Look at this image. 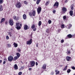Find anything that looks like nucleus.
Instances as JSON below:
<instances>
[{
	"label": "nucleus",
	"mask_w": 75,
	"mask_h": 75,
	"mask_svg": "<svg viewBox=\"0 0 75 75\" xmlns=\"http://www.w3.org/2000/svg\"><path fill=\"white\" fill-rule=\"evenodd\" d=\"M58 6H59V2H56L53 5V7L55 9L58 7Z\"/></svg>",
	"instance_id": "1"
},
{
	"label": "nucleus",
	"mask_w": 75,
	"mask_h": 75,
	"mask_svg": "<svg viewBox=\"0 0 75 75\" xmlns=\"http://www.w3.org/2000/svg\"><path fill=\"white\" fill-rule=\"evenodd\" d=\"M16 7L20 8L21 7V3L20 2H18L16 5Z\"/></svg>",
	"instance_id": "2"
},
{
	"label": "nucleus",
	"mask_w": 75,
	"mask_h": 75,
	"mask_svg": "<svg viewBox=\"0 0 75 75\" xmlns=\"http://www.w3.org/2000/svg\"><path fill=\"white\" fill-rule=\"evenodd\" d=\"M20 24L18 23H16V28L18 30H19L21 29V27L20 26Z\"/></svg>",
	"instance_id": "3"
},
{
	"label": "nucleus",
	"mask_w": 75,
	"mask_h": 75,
	"mask_svg": "<svg viewBox=\"0 0 75 75\" xmlns=\"http://www.w3.org/2000/svg\"><path fill=\"white\" fill-rule=\"evenodd\" d=\"M41 9L42 8L41 7L39 6L38 8L37 9V11L38 12V14H39L41 13Z\"/></svg>",
	"instance_id": "4"
},
{
	"label": "nucleus",
	"mask_w": 75,
	"mask_h": 75,
	"mask_svg": "<svg viewBox=\"0 0 75 75\" xmlns=\"http://www.w3.org/2000/svg\"><path fill=\"white\" fill-rule=\"evenodd\" d=\"M9 23L11 25H13L14 24V22L12 19H10L9 20Z\"/></svg>",
	"instance_id": "5"
},
{
	"label": "nucleus",
	"mask_w": 75,
	"mask_h": 75,
	"mask_svg": "<svg viewBox=\"0 0 75 75\" xmlns=\"http://www.w3.org/2000/svg\"><path fill=\"white\" fill-rule=\"evenodd\" d=\"M32 39H31L30 40H29L26 42V44L27 45H30L31 44L33 40Z\"/></svg>",
	"instance_id": "6"
},
{
	"label": "nucleus",
	"mask_w": 75,
	"mask_h": 75,
	"mask_svg": "<svg viewBox=\"0 0 75 75\" xmlns=\"http://www.w3.org/2000/svg\"><path fill=\"white\" fill-rule=\"evenodd\" d=\"M30 67H34L35 65V62L31 61L30 62Z\"/></svg>",
	"instance_id": "7"
},
{
	"label": "nucleus",
	"mask_w": 75,
	"mask_h": 75,
	"mask_svg": "<svg viewBox=\"0 0 75 75\" xmlns=\"http://www.w3.org/2000/svg\"><path fill=\"white\" fill-rule=\"evenodd\" d=\"M8 61H10V62L12 61L13 60V57L12 56L8 57Z\"/></svg>",
	"instance_id": "8"
},
{
	"label": "nucleus",
	"mask_w": 75,
	"mask_h": 75,
	"mask_svg": "<svg viewBox=\"0 0 75 75\" xmlns=\"http://www.w3.org/2000/svg\"><path fill=\"white\" fill-rule=\"evenodd\" d=\"M74 35H72L71 34H69L67 35V37L65 38V39H68V38H71L72 37H74ZM68 37V38H67Z\"/></svg>",
	"instance_id": "9"
},
{
	"label": "nucleus",
	"mask_w": 75,
	"mask_h": 75,
	"mask_svg": "<svg viewBox=\"0 0 75 75\" xmlns=\"http://www.w3.org/2000/svg\"><path fill=\"white\" fill-rule=\"evenodd\" d=\"M62 10L63 13H65V12H67V9L65 7H63V8H62Z\"/></svg>",
	"instance_id": "10"
},
{
	"label": "nucleus",
	"mask_w": 75,
	"mask_h": 75,
	"mask_svg": "<svg viewBox=\"0 0 75 75\" xmlns=\"http://www.w3.org/2000/svg\"><path fill=\"white\" fill-rule=\"evenodd\" d=\"M66 60L67 61H71V57L68 56L66 57Z\"/></svg>",
	"instance_id": "11"
},
{
	"label": "nucleus",
	"mask_w": 75,
	"mask_h": 75,
	"mask_svg": "<svg viewBox=\"0 0 75 75\" xmlns=\"http://www.w3.org/2000/svg\"><path fill=\"white\" fill-rule=\"evenodd\" d=\"M24 29L25 30H27L29 29V27H28L27 25H25L24 26Z\"/></svg>",
	"instance_id": "12"
},
{
	"label": "nucleus",
	"mask_w": 75,
	"mask_h": 75,
	"mask_svg": "<svg viewBox=\"0 0 75 75\" xmlns=\"http://www.w3.org/2000/svg\"><path fill=\"white\" fill-rule=\"evenodd\" d=\"M13 18L14 20H18L19 18L18 16L16 17L15 16H13Z\"/></svg>",
	"instance_id": "13"
},
{
	"label": "nucleus",
	"mask_w": 75,
	"mask_h": 75,
	"mask_svg": "<svg viewBox=\"0 0 75 75\" xmlns=\"http://www.w3.org/2000/svg\"><path fill=\"white\" fill-rule=\"evenodd\" d=\"M46 67L47 66L46 65V64H43L42 67V68L43 69H46Z\"/></svg>",
	"instance_id": "14"
},
{
	"label": "nucleus",
	"mask_w": 75,
	"mask_h": 75,
	"mask_svg": "<svg viewBox=\"0 0 75 75\" xmlns=\"http://www.w3.org/2000/svg\"><path fill=\"white\" fill-rule=\"evenodd\" d=\"M14 68L15 69V70L18 69V66H17V65L16 64H15L14 66Z\"/></svg>",
	"instance_id": "15"
},
{
	"label": "nucleus",
	"mask_w": 75,
	"mask_h": 75,
	"mask_svg": "<svg viewBox=\"0 0 75 75\" xmlns=\"http://www.w3.org/2000/svg\"><path fill=\"white\" fill-rule=\"evenodd\" d=\"M69 13L70 16H72L73 15V11L72 10L70 11L69 12Z\"/></svg>",
	"instance_id": "16"
},
{
	"label": "nucleus",
	"mask_w": 75,
	"mask_h": 75,
	"mask_svg": "<svg viewBox=\"0 0 75 75\" xmlns=\"http://www.w3.org/2000/svg\"><path fill=\"white\" fill-rule=\"evenodd\" d=\"M23 18L24 20H25L27 18V16L25 14H24L23 15Z\"/></svg>",
	"instance_id": "17"
},
{
	"label": "nucleus",
	"mask_w": 75,
	"mask_h": 75,
	"mask_svg": "<svg viewBox=\"0 0 75 75\" xmlns=\"http://www.w3.org/2000/svg\"><path fill=\"white\" fill-rule=\"evenodd\" d=\"M41 0H37L36 1V4H39V3L41 2Z\"/></svg>",
	"instance_id": "18"
},
{
	"label": "nucleus",
	"mask_w": 75,
	"mask_h": 75,
	"mask_svg": "<svg viewBox=\"0 0 75 75\" xmlns=\"http://www.w3.org/2000/svg\"><path fill=\"white\" fill-rule=\"evenodd\" d=\"M4 21H5V18H2L1 19V21L0 22V23H3V22H4Z\"/></svg>",
	"instance_id": "19"
},
{
	"label": "nucleus",
	"mask_w": 75,
	"mask_h": 75,
	"mask_svg": "<svg viewBox=\"0 0 75 75\" xmlns=\"http://www.w3.org/2000/svg\"><path fill=\"white\" fill-rule=\"evenodd\" d=\"M32 14L33 16H35V11L34 10L33 11V12H32Z\"/></svg>",
	"instance_id": "20"
},
{
	"label": "nucleus",
	"mask_w": 75,
	"mask_h": 75,
	"mask_svg": "<svg viewBox=\"0 0 75 75\" xmlns=\"http://www.w3.org/2000/svg\"><path fill=\"white\" fill-rule=\"evenodd\" d=\"M13 45H14V47H17L18 46V44H17L15 42L14 43Z\"/></svg>",
	"instance_id": "21"
},
{
	"label": "nucleus",
	"mask_w": 75,
	"mask_h": 75,
	"mask_svg": "<svg viewBox=\"0 0 75 75\" xmlns=\"http://www.w3.org/2000/svg\"><path fill=\"white\" fill-rule=\"evenodd\" d=\"M16 57H17L18 58H19V57H20V53L19 52L16 53Z\"/></svg>",
	"instance_id": "22"
},
{
	"label": "nucleus",
	"mask_w": 75,
	"mask_h": 75,
	"mask_svg": "<svg viewBox=\"0 0 75 75\" xmlns=\"http://www.w3.org/2000/svg\"><path fill=\"white\" fill-rule=\"evenodd\" d=\"M18 58L19 57L16 56L14 57L13 60L16 61V59H18Z\"/></svg>",
	"instance_id": "23"
},
{
	"label": "nucleus",
	"mask_w": 75,
	"mask_h": 75,
	"mask_svg": "<svg viewBox=\"0 0 75 75\" xmlns=\"http://www.w3.org/2000/svg\"><path fill=\"white\" fill-rule=\"evenodd\" d=\"M35 25L33 24L31 27V28L32 29H34L35 28Z\"/></svg>",
	"instance_id": "24"
},
{
	"label": "nucleus",
	"mask_w": 75,
	"mask_h": 75,
	"mask_svg": "<svg viewBox=\"0 0 75 75\" xmlns=\"http://www.w3.org/2000/svg\"><path fill=\"white\" fill-rule=\"evenodd\" d=\"M71 10H74V5L73 4H72L71 6Z\"/></svg>",
	"instance_id": "25"
},
{
	"label": "nucleus",
	"mask_w": 75,
	"mask_h": 75,
	"mask_svg": "<svg viewBox=\"0 0 75 75\" xmlns=\"http://www.w3.org/2000/svg\"><path fill=\"white\" fill-rule=\"evenodd\" d=\"M67 68H68V66H66L65 67V68L63 69V71H66L67 69Z\"/></svg>",
	"instance_id": "26"
},
{
	"label": "nucleus",
	"mask_w": 75,
	"mask_h": 75,
	"mask_svg": "<svg viewBox=\"0 0 75 75\" xmlns=\"http://www.w3.org/2000/svg\"><path fill=\"white\" fill-rule=\"evenodd\" d=\"M3 10V8L2 7V5L0 6V11H1Z\"/></svg>",
	"instance_id": "27"
},
{
	"label": "nucleus",
	"mask_w": 75,
	"mask_h": 75,
	"mask_svg": "<svg viewBox=\"0 0 75 75\" xmlns=\"http://www.w3.org/2000/svg\"><path fill=\"white\" fill-rule=\"evenodd\" d=\"M41 21H40L38 23V25L39 26H40V25H41Z\"/></svg>",
	"instance_id": "28"
},
{
	"label": "nucleus",
	"mask_w": 75,
	"mask_h": 75,
	"mask_svg": "<svg viewBox=\"0 0 75 75\" xmlns=\"http://www.w3.org/2000/svg\"><path fill=\"white\" fill-rule=\"evenodd\" d=\"M50 4V1H47L46 2V3H45V5L46 6H48V4Z\"/></svg>",
	"instance_id": "29"
},
{
	"label": "nucleus",
	"mask_w": 75,
	"mask_h": 75,
	"mask_svg": "<svg viewBox=\"0 0 75 75\" xmlns=\"http://www.w3.org/2000/svg\"><path fill=\"white\" fill-rule=\"evenodd\" d=\"M71 69H68L67 70V73H70V72H71Z\"/></svg>",
	"instance_id": "30"
},
{
	"label": "nucleus",
	"mask_w": 75,
	"mask_h": 75,
	"mask_svg": "<svg viewBox=\"0 0 75 75\" xmlns=\"http://www.w3.org/2000/svg\"><path fill=\"white\" fill-rule=\"evenodd\" d=\"M7 45L8 47H9V48H10L11 47V44H7Z\"/></svg>",
	"instance_id": "31"
},
{
	"label": "nucleus",
	"mask_w": 75,
	"mask_h": 75,
	"mask_svg": "<svg viewBox=\"0 0 75 75\" xmlns=\"http://www.w3.org/2000/svg\"><path fill=\"white\" fill-rule=\"evenodd\" d=\"M46 33H48L49 34V33H50V31H49V29H47L46 30Z\"/></svg>",
	"instance_id": "32"
},
{
	"label": "nucleus",
	"mask_w": 75,
	"mask_h": 75,
	"mask_svg": "<svg viewBox=\"0 0 75 75\" xmlns=\"http://www.w3.org/2000/svg\"><path fill=\"white\" fill-rule=\"evenodd\" d=\"M12 34V33H11V32H9L8 33V35L10 37H12V35H11Z\"/></svg>",
	"instance_id": "33"
},
{
	"label": "nucleus",
	"mask_w": 75,
	"mask_h": 75,
	"mask_svg": "<svg viewBox=\"0 0 75 75\" xmlns=\"http://www.w3.org/2000/svg\"><path fill=\"white\" fill-rule=\"evenodd\" d=\"M64 27H65V25H62L61 26V28H64Z\"/></svg>",
	"instance_id": "34"
},
{
	"label": "nucleus",
	"mask_w": 75,
	"mask_h": 75,
	"mask_svg": "<svg viewBox=\"0 0 75 75\" xmlns=\"http://www.w3.org/2000/svg\"><path fill=\"white\" fill-rule=\"evenodd\" d=\"M17 50L18 51V52H21V50H20V48H18L17 49Z\"/></svg>",
	"instance_id": "35"
},
{
	"label": "nucleus",
	"mask_w": 75,
	"mask_h": 75,
	"mask_svg": "<svg viewBox=\"0 0 75 75\" xmlns=\"http://www.w3.org/2000/svg\"><path fill=\"white\" fill-rule=\"evenodd\" d=\"M67 54H71V51H69L68 50H67Z\"/></svg>",
	"instance_id": "36"
},
{
	"label": "nucleus",
	"mask_w": 75,
	"mask_h": 75,
	"mask_svg": "<svg viewBox=\"0 0 75 75\" xmlns=\"http://www.w3.org/2000/svg\"><path fill=\"white\" fill-rule=\"evenodd\" d=\"M63 20H65V19L67 18V17L66 16H64L63 17Z\"/></svg>",
	"instance_id": "37"
},
{
	"label": "nucleus",
	"mask_w": 75,
	"mask_h": 75,
	"mask_svg": "<svg viewBox=\"0 0 75 75\" xmlns=\"http://www.w3.org/2000/svg\"><path fill=\"white\" fill-rule=\"evenodd\" d=\"M52 22L51 21V20H49L48 21V23L49 24H51V23Z\"/></svg>",
	"instance_id": "38"
},
{
	"label": "nucleus",
	"mask_w": 75,
	"mask_h": 75,
	"mask_svg": "<svg viewBox=\"0 0 75 75\" xmlns=\"http://www.w3.org/2000/svg\"><path fill=\"white\" fill-rule=\"evenodd\" d=\"M24 3L25 4H26V5H27V4H28V2H27L26 1H24Z\"/></svg>",
	"instance_id": "39"
},
{
	"label": "nucleus",
	"mask_w": 75,
	"mask_h": 75,
	"mask_svg": "<svg viewBox=\"0 0 75 75\" xmlns=\"http://www.w3.org/2000/svg\"><path fill=\"white\" fill-rule=\"evenodd\" d=\"M29 15L30 16V17H31L33 15V14H32V13L31 12H30L29 13Z\"/></svg>",
	"instance_id": "40"
},
{
	"label": "nucleus",
	"mask_w": 75,
	"mask_h": 75,
	"mask_svg": "<svg viewBox=\"0 0 75 75\" xmlns=\"http://www.w3.org/2000/svg\"><path fill=\"white\" fill-rule=\"evenodd\" d=\"M56 73V75H58V74H59V71H58Z\"/></svg>",
	"instance_id": "41"
},
{
	"label": "nucleus",
	"mask_w": 75,
	"mask_h": 75,
	"mask_svg": "<svg viewBox=\"0 0 75 75\" xmlns=\"http://www.w3.org/2000/svg\"><path fill=\"white\" fill-rule=\"evenodd\" d=\"M64 42V40L63 39H62L61 41V43H63Z\"/></svg>",
	"instance_id": "42"
},
{
	"label": "nucleus",
	"mask_w": 75,
	"mask_h": 75,
	"mask_svg": "<svg viewBox=\"0 0 75 75\" xmlns=\"http://www.w3.org/2000/svg\"><path fill=\"white\" fill-rule=\"evenodd\" d=\"M3 0H0V4L3 3Z\"/></svg>",
	"instance_id": "43"
},
{
	"label": "nucleus",
	"mask_w": 75,
	"mask_h": 75,
	"mask_svg": "<svg viewBox=\"0 0 75 75\" xmlns=\"http://www.w3.org/2000/svg\"><path fill=\"white\" fill-rule=\"evenodd\" d=\"M22 72H20L18 73V75H21V74H22Z\"/></svg>",
	"instance_id": "44"
},
{
	"label": "nucleus",
	"mask_w": 75,
	"mask_h": 75,
	"mask_svg": "<svg viewBox=\"0 0 75 75\" xmlns=\"http://www.w3.org/2000/svg\"><path fill=\"white\" fill-rule=\"evenodd\" d=\"M37 30V29L36 28H33V30L34 31H35Z\"/></svg>",
	"instance_id": "45"
},
{
	"label": "nucleus",
	"mask_w": 75,
	"mask_h": 75,
	"mask_svg": "<svg viewBox=\"0 0 75 75\" xmlns=\"http://www.w3.org/2000/svg\"><path fill=\"white\" fill-rule=\"evenodd\" d=\"M52 12L54 14H55V12H56V10H54Z\"/></svg>",
	"instance_id": "46"
},
{
	"label": "nucleus",
	"mask_w": 75,
	"mask_h": 75,
	"mask_svg": "<svg viewBox=\"0 0 75 75\" xmlns=\"http://www.w3.org/2000/svg\"><path fill=\"white\" fill-rule=\"evenodd\" d=\"M9 39V37H8V36H6V40H8Z\"/></svg>",
	"instance_id": "47"
},
{
	"label": "nucleus",
	"mask_w": 75,
	"mask_h": 75,
	"mask_svg": "<svg viewBox=\"0 0 75 75\" xmlns=\"http://www.w3.org/2000/svg\"><path fill=\"white\" fill-rule=\"evenodd\" d=\"M72 69L74 70H75V67H71Z\"/></svg>",
	"instance_id": "48"
},
{
	"label": "nucleus",
	"mask_w": 75,
	"mask_h": 75,
	"mask_svg": "<svg viewBox=\"0 0 75 75\" xmlns=\"http://www.w3.org/2000/svg\"><path fill=\"white\" fill-rule=\"evenodd\" d=\"M69 27L68 28H70V27H72V25H71V24H69Z\"/></svg>",
	"instance_id": "49"
},
{
	"label": "nucleus",
	"mask_w": 75,
	"mask_h": 75,
	"mask_svg": "<svg viewBox=\"0 0 75 75\" xmlns=\"http://www.w3.org/2000/svg\"><path fill=\"white\" fill-rule=\"evenodd\" d=\"M51 74L52 75H54V72L53 71H52L51 72Z\"/></svg>",
	"instance_id": "50"
},
{
	"label": "nucleus",
	"mask_w": 75,
	"mask_h": 75,
	"mask_svg": "<svg viewBox=\"0 0 75 75\" xmlns=\"http://www.w3.org/2000/svg\"><path fill=\"white\" fill-rule=\"evenodd\" d=\"M32 70V68H29L28 70L29 71H31Z\"/></svg>",
	"instance_id": "51"
},
{
	"label": "nucleus",
	"mask_w": 75,
	"mask_h": 75,
	"mask_svg": "<svg viewBox=\"0 0 75 75\" xmlns=\"http://www.w3.org/2000/svg\"><path fill=\"white\" fill-rule=\"evenodd\" d=\"M38 65V63H37V62H36V66H37V65Z\"/></svg>",
	"instance_id": "52"
},
{
	"label": "nucleus",
	"mask_w": 75,
	"mask_h": 75,
	"mask_svg": "<svg viewBox=\"0 0 75 75\" xmlns=\"http://www.w3.org/2000/svg\"><path fill=\"white\" fill-rule=\"evenodd\" d=\"M36 45L37 47H38V43H37Z\"/></svg>",
	"instance_id": "53"
},
{
	"label": "nucleus",
	"mask_w": 75,
	"mask_h": 75,
	"mask_svg": "<svg viewBox=\"0 0 75 75\" xmlns=\"http://www.w3.org/2000/svg\"><path fill=\"white\" fill-rule=\"evenodd\" d=\"M6 64V61H4L3 62V64Z\"/></svg>",
	"instance_id": "54"
},
{
	"label": "nucleus",
	"mask_w": 75,
	"mask_h": 75,
	"mask_svg": "<svg viewBox=\"0 0 75 75\" xmlns=\"http://www.w3.org/2000/svg\"><path fill=\"white\" fill-rule=\"evenodd\" d=\"M7 23H8V22L7 21H6L5 22V24H6V25L7 24Z\"/></svg>",
	"instance_id": "55"
},
{
	"label": "nucleus",
	"mask_w": 75,
	"mask_h": 75,
	"mask_svg": "<svg viewBox=\"0 0 75 75\" xmlns=\"http://www.w3.org/2000/svg\"><path fill=\"white\" fill-rule=\"evenodd\" d=\"M68 1H67V0H66V1H65V3H67L68 2Z\"/></svg>",
	"instance_id": "56"
},
{
	"label": "nucleus",
	"mask_w": 75,
	"mask_h": 75,
	"mask_svg": "<svg viewBox=\"0 0 75 75\" xmlns=\"http://www.w3.org/2000/svg\"><path fill=\"white\" fill-rule=\"evenodd\" d=\"M58 69H56L55 70V72H58Z\"/></svg>",
	"instance_id": "57"
},
{
	"label": "nucleus",
	"mask_w": 75,
	"mask_h": 75,
	"mask_svg": "<svg viewBox=\"0 0 75 75\" xmlns=\"http://www.w3.org/2000/svg\"><path fill=\"white\" fill-rule=\"evenodd\" d=\"M60 31H61V29H59L58 30V32H59Z\"/></svg>",
	"instance_id": "58"
},
{
	"label": "nucleus",
	"mask_w": 75,
	"mask_h": 75,
	"mask_svg": "<svg viewBox=\"0 0 75 75\" xmlns=\"http://www.w3.org/2000/svg\"><path fill=\"white\" fill-rule=\"evenodd\" d=\"M1 62H2V60H0V63H1Z\"/></svg>",
	"instance_id": "59"
},
{
	"label": "nucleus",
	"mask_w": 75,
	"mask_h": 75,
	"mask_svg": "<svg viewBox=\"0 0 75 75\" xmlns=\"http://www.w3.org/2000/svg\"><path fill=\"white\" fill-rule=\"evenodd\" d=\"M13 29L12 28H11V31H12V30H13Z\"/></svg>",
	"instance_id": "60"
},
{
	"label": "nucleus",
	"mask_w": 75,
	"mask_h": 75,
	"mask_svg": "<svg viewBox=\"0 0 75 75\" xmlns=\"http://www.w3.org/2000/svg\"><path fill=\"white\" fill-rule=\"evenodd\" d=\"M20 25V26H22V24H21Z\"/></svg>",
	"instance_id": "61"
},
{
	"label": "nucleus",
	"mask_w": 75,
	"mask_h": 75,
	"mask_svg": "<svg viewBox=\"0 0 75 75\" xmlns=\"http://www.w3.org/2000/svg\"><path fill=\"white\" fill-rule=\"evenodd\" d=\"M62 66H62V65H60V67H62Z\"/></svg>",
	"instance_id": "62"
},
{
	"label": "nucleus",
	"mask_w": 75,
	"mask_h": 75,
	"mask_svg": "<svg viewBox=\"0 0 75 75\" xmlns=\"http://www.w3.org/2000/svg\"><path fill=\"white\" fill-rule=\"evenodd\" d=\"M33 1H36V0H33Z\"/></svg>",
	"instance_id": "63"
},
{
	"label": "nucleus",
	"mask_w": 75,
	"mask_h": 75,
	"mask_svg": "<svg viewBox=\"0 0 75 75\" xmlns=\"http://www.w3.org/2000/svg\"><path fill=\"white\" fill-rule=\"evenodd\" d=\"M73 75H75V74H74Z\"/></svg>",
	"instance_id": "64"
}]
</instances>
